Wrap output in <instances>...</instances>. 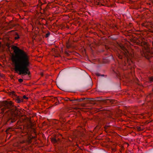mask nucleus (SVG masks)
Returning a JSON list of instances; mask_svg holds the SVG:
<instances>
[{
  "mask_svg": "<svg viewBox=\"0 0 153 153\" xmlns=\"http://www.w3.org/2000/svg\"><path fill=\"white\" fill-rule=\"evenodd\" d=\"M14 54L12 55V60L15 67V71L19 75L29 76L30 72L28 67L30 65L29 56L24 50L18 47H13Z\"/></svg>",
  "mask_w": 153,
  "mask_h": 153,
  "instance_id": "obj_1",
  "label": "nucleus"
},
{
  "mask_svg": "<svg viewBox=\"0 0 153 153\" xmlns=\"http://www.w3.org/2000/svg\"><path fill=\"white\" fill-rule=\"evenodd\" d=\"M4 107L0 109L1 113L4 115L7 114L8 115L18 116L19 115V111L15 107H12V104L10 102L4 101L3 104Z\"/></svg>",
  "mask_w": 153,
  "mask_h": 153,
  "instance_id": "obj_2",
  "label": "nucleus"
},
{
  "mask_svg": "<svg viewBox=\"0 0 153 153\" xmlns=\"http://www.w3.org/2000/svg\"><path fill=\"white\" fill-rule=\"evenodd\" d=\"M12 94L15 97L14 98V100H15V101L18 103H20L23 102V99H28V97H27L25 95L23 96V98L20 97H19L16 95L14 92H12Z\"/></svg>",
  "mask_w": 153,
  "mask_h": 153,
  "instance_id": "obj_3",
  "label": "nucleus"
},
{
  "mask_svg": "<svg viewBox=\"0 0 153 153\" xmlns=\"http://www.w3.org/2000/svg\"><path fill=\"white\" fill-rule=\"evenodd\" d=\"M102 102L103 103H110L112 104L116 103L117 101L114 100H102Z\"/></svg>",
  "mask_w": 153,
  "mask_h": 153,
  "instance_id": "obj_4",
  "label": "nucleus"
},
{
  "mask_svg": "<svg viewBox=\"0 0 153 153\" xmlns=\"http://www.w3.org/2000/svg\"><path fill=\"white\" fill-rule=\"evenodd\" d=\"M13 36L15 40H17L20 38L19 35L16 32H14L13 33Z\"/></svg>",
  "mask_w": 153,
  "mask_h": 153,
  "instance_id": "obj_5",
  "label": "nucleus"
},
{
  "mask_svg": "<svg viewBox=\"0 0 153 153\" xmlns=\"http://www.w3.org/2000/svg\"><path fill=\"white\" fill-rule=\"evenodd\" d=\"M125 56L126 57V60L125 59V61H124V62H125V64H126V61L128 63V64H129V62L130 61L129 59H128V55H126V54H125Z\"/></svg>",
  "mask_w": 153,
  "mask_h": 153,
  "instance_id": "obj_6",
  "label": "nucleus"
},
{
  "mask_svg": "<svg viewBox=\"0 0 153 153\" xmlns=\"http://www.w3.org/2000/svg\"><path fill=\"white\" fill-rule=\"evenodd\" d=\"M51 141L53 143H57V140L55 138H53L51 139Z\"/></svg>",
  "mask_w": 153,
  "mask_h": 153,
  "instance_id": "obj_7",
  "label": "nucleus"
},
{
  "mask_svg": "<svg viewBox=\"0 0 153 153\" xmlns=\"http://www.w3.org/2000/svg\"><path fill=\"white\" fill-rule=\"evenodd\" d=\"M50 34V32H48L45 35V37L46 38L48 37Z\"/></svg>",
  "mask_w": 153,
  "mask_h": 153,
  "instance_id": "obj_8",
  "label": "nucleus"
},
{
  "mask_svg": "<svg viewBox=\"0 0 153 153\" xmlns=\"http://www.w3.org/2000/svg\"><path fill=\"white\" fill-rule=\"evenodd\" d=\"M10 120L11 122L12 123L16 121V119L15 118L11 119Z\"/></svg>",
  "mask_w": 153,
  "mask_h": 153,
  "instance_id": "obj_9",
  "label": "nucleus"
},
{
  "mask_svg": "<svg viewBox=\"0 0 153 153\" xmlns=\"http://www.w3.org/2000/svg\"><path fill=\"white\" fill-rule=\"evenodd\" d=\"M118 57L119 59H122L123 58V56L120 55L118 54Z\"/></svg>",
  "mask_w": 153,
  "mask_h": 153,
  "instance_id": "obj_10",
  "label": "nucleus"
},
{
  "mask_svg": "<svg viewBox=\"0 0 153 153\" xmlns=\"http://www.w3.org/2000/svg\"><path fill=\"white\" fill-rule=\"evenodd\" d=\"M96 75L97 76H104V75H100V74L99 73H97L96 74Z\"/></svg>",
  "mask_w": 153,
  "mask_h": 153,
  "instance_id": "obj_11",
  "label": "nucleus"
},
{
  "mask_svg": "<svg viewBox=\"0 0 153 153\" xmlns=\"http://www.w3.org/2000/svg\"><path fill=\"white\" fill-rule=\"evenodd\" d=\"M149 79L151 82H152L153 81V77H150Z\"/></svg>",
  "mask_w": 153,
  "mask_h": 153,
  "instance_id": "obj_12",
  "label": "nucleus"
},
{
  "mask_svg": "<svg viewBox=\"0 0 153 153\" xmlns=\"http://www.w3.org/2000/svg\"><path fill=\"white\" fill-rule=\"evenodd\" d=\"M23 81V80L22 79H19V81L20 82H22Z\"/></svg>",
  "mask_w": 153,
  "mask_h": 153,
  "instance_id": "obj_13",
  "label": "nucleus"
},
{
  "mask_svg": "<svg viewBox=\"0 0 153 153\" xmlns=\"http://www.w3.org/2000/svg\"><path fill=\"white\" fill-rule=\"evenodd\" d=\"M82 99H78L77 100H74V101H79V102H80L82 100Z\"/></svg>",
  "mask_w": 153,
  "mask_h": 153,
  "instance_id": "obj_14",
  "label": "nucleus"
},
{
  "mask_svg": "<svg viewBox=\"0 0 153 153\" xmlns=\"http://www.w3.org/2000/svg\"><path fill=\"white\" fill-rule=\"evenodd\" d=\"M69 100L71 101H74V100H71L69 98H68V100Z\"/></svg>",
  "mask_w": 153,
  "mask_h": 153,
  "instance_id": "obj_15",
  "label": "nucleus"
},
{
  "mask_svg": "<svg viewBox=\"0 0 153 153\" xmlns=\"http://www.w3.org/2000/svg\"><path fill=\"white\" fill-rule=\"evenodd\" d=\"M152 91H153V88L152 89Z\"/></svg>",
  "mask_w": 153,
  "mask_h": 153,
  "instance_id": "obj_16",
  "label": "nucleus"
}]
</instances>
